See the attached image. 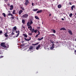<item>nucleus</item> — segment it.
<instances>
[{"label": "nucleus", "mask_w": 76, "mask_h": 76, "mask_svg": "<svg viewBox=\"0 0 76 76\" xmlns=\"http://www.w3.org/2000/svg\"><path fill=\"white\" fill-rule=\"evenodd\" d=\"M61 19L62 20H63V21L64 20V19L63 18H62Z\"/></svg>", "instance_id": "obj_44"}, {"label": "nucleus", "mask_w": 76, "mask_h": 76, "mask_svg": "<svg viewBox=\"0 0 76 76\" xmlns=\"http://www.w3.org/2000/svg\"><path fill=\"white\" fill-rule=\"evenodd\" d=\"M75 41L76 42V38L75 39Z\"/></svg>", "instance_id": "obj_57"}, {"label": "nucleus", "mask_w": 76, "mask_h": 76, "mask_svg": "<svg viewBox=\"0 0 76 76\" xmlns=\"http://www.w3.org/2000/svg\"><path fill=\"white\" fill-rule=\"evenodd\" d=\"M49 16H51V14H50Z\"/></svg>", "instance_id": "obj_53"}, {"label": "nucleus", "mask_w": 76, "mask_h": 76, "mask_svg": "<svg viewBox=\"0 0 76 76\" xmlns=\"http://www.w3.org/2000/svg\"><path fill=\"white\" fill-rule=\"evenodd\" d=\"M75 18L76 19V16H75Z\"/></svg>", "instance_id": "obj_61"}, {"label": "nucleus", "mask_w": 76, "mask_h": 76, "mask_svg": "<svg viewBox=\"0 0 76 76\" xmlns=\"http://www.w3.org/2000/svg\"><path fill=\"white\" fill-rule=\"evenodd\" d=\"M6 48H8L9 47V45H7V46H6Z\"/></svg>", "instance_id": "obj_38"}, {"label": "nucleus", "mask_w": 76, "mask_h": 76, "mask_svg": "<svg viewBox=\"0 0 76 76\" xmlns=\"http://www.w3.org/2000/svg\"><path fill=\"white\" fill-rule=\"evenodd\" d=\"M31 4L32 5V6H34V3H31Z\"/></svg>", "instance_id": "obj_47"}, {"label": "nucleus", "mask_w": 76, "mask_h": 76, "mask_svg": "<svg viewBox=\"0 0 76 76\" xmlns=\"http://www.w3.org/2000/svg\"><path fill=\"white\" fill-rule=\"evenodd\" d=\"M24 45H25L24 44H23L22 45H21V46L22 47H23Z\"/></svg>", "instance_id": "obj_41"}, {"label": "nucleus", "mask_w": 76, "mask_h": 76, "mask_svg": "<svg viewBox=\"0 0 76 76\" xmlns=\"http://www.w3.org/2000/svg\"><path fill=\"white\" fill-rule=\"evenodd\" d=\"M54 44L53 43L52 44V47H50V49L52 50L54 48Z\"/></svg>", "instance_id": "obj_6"}, {"label": "nucleus", "mask_w": 76, "mask_h": 76, "mask_svg": "<svg viewBox=\"0 0 76 76\" xmlns=\"http://www.w3.org/2000/svg\"><path fill=\"white\" fill-rule=\"evenodd\" d=\"M38 31V34L39 35L40 34V32L39 31V30H37Z\"/></svg>", "instance_id": "obj_37"}, {"label": "nucleus", "mask_w": 76, "mask_h": 76, "mask_svg": "<svg viewBox=\"0 0 76 76\" xmlns=\"http://www.w3.org/2000/svg\"><path fill=\"white\" fill-rule=\"evenodd\" d=\"M38 28L39 29H40V27H38Z\"/></svg>", "instance_id": "obj_52"}, {"label": "nucleus", "mask_w": 76, "mask_h": 76, "mask_svg": "<svg viewBox=\"0 0 76 76\" xmlns=\"http://www.w3.org/2000/svg\"><path fill=\"white\" fill-rule=\"evenodd\" d=\"M75 8V5H73L71 7V9L72 10H74V9L73 8Z\"/></svg>", "instance_id": "obj_16"}, {"label": "nucleus", "mask_w": 76, "mask_h": 76, "mask_svg": "<svg viewBox=\"0 0 76 76\" xmlns=\"http://www.w3.org/2000/svg\"><path fill=\"white\" fill-rule=\"evenodd\" d=\"M25 20H22V23H23L24 24L25 23Z\"/></svg>", "instance_id": "obj_24"}, {"label": "nucleus", "mask_w": 76, "mask_h": 76, "mask_svg": "<svg viewBox=\"0 0 76 76\" xmlns=\"http://www.w3.org/2000/svg\"><path fill=\"white\" fill-rule=\"evenodd\" d=\"M64 17V18H65V17Z\"/></svg>", "instance_id": "obj_62"}, {"label": "nucleus", "mask_w": 76, "mask_h": 76, "mask_svg": "<svg viewBox=\"0 0 76 76\" xmlns=\"http://www.w3.org/2000/svg\"><path fill=\"white\" fill-rule=\"evenodd\" d=\"M23 12V11L22 10H20V11H19L18 14L19 15H21L22 13Z\"/></svg>", "instance_id": "obj_8"}, {"label": "nucleus", "mask_w": 76, "mask_h": 76, "mask_svg": "<svg viewBox=\"0 0 76 76\" xmlns=\"http://www.w3.org/2000/svg\"><path fill=\"white\" fill-rule=\"evenodd\" d=\"M26 2H25V4L26 6H27L28 4L29 3V1L28 0H26Z\"/></svg>", "instance_id": "obj_4"}, {"label": "nucleus", "mask_w": 76, "mask_h": 76, "mask_svg": "<svg viewBox=\"0 0 76 76\" xmlns=\"http://www.w3.org/2000/svg\"><path fill=\"white\" fill-rule=\"evenodd\" d=\"M75 15H76V13H75Z\"/></svg>", "instance_id": "obj_58"}, {"label": "nucleus", "mask_w": 76, "mask_h": 76, "mask_svg": "<svg viewBox=\"0 0 76 76\" xmlns=\"http://www.w3.org/2000/svg\"><path fill=\"white\" fill-rule=\"evenodd\" d=\"M58 8H61V5H58Z\"/></svg>", "instance_id": "obj_20"}, {"label": "nucleus", "mask_w": 76, "mask_h": 76, "mask_svg": "<svg viewBox=\"0 0 76 76\" xmlns=\"http://www.w3.org/2000/svg\"><path fill=\"white\" fill-rule=\"evenodd\" d=\"M68 33H69V34L71 35H72L73 34V33H72L71 30H70L69 29H68Z\"/></svg>", "instance_id": "obj_5"}, {"label": "nucleus", "mask_w": 76, "mask_h": 76, "mask_svg": "<svg viewBox=\"0 0 76 76\" xmlns=\"http://www.w3.org/2000/svg\"><path fill=\"white\" fill-rule=\"evenodd\" d=\"M2 15H3V16H4V17H6V14L5 13H3Z\"/></svg>", "instance_id": "obj_31"}, {"label": "nucleus", "mask_w": 76, "mask_h": 76, "mask_svg": "<svg viewBox=\"0 0 76 76\" xmlns=\"http://www.w3.org/2000/svg\"><path fill=\"white\" fill-rule=\"evenodd\" d=\"M7 32L5 33V34H4V35L6 37H8V35H7Z\"/></svg>", "instance_id": "obj_12"}, {"label": "nucleus", "mask_w": 76, "mask_h": 76, "mask_svg": "<svg viewBox=\"0 0 76 76\" xmlns=\"http://www.w3.org/2000/svg\"><path fill=\"white\" fill-rule=\"evenodd\" d=\"M75 55H76V50H75Z\"/></svg>", "instance_id": "obj_48"}, {"label": "nucleus", "mask_w": 76, "mask_h": 76, "mask_svg": "<svg viewBox=\"0 0 76 76\" xmlns=\"http://www.w3.org/2000/svg\"><path fill=\"white\" fill-rule=\"evenodd\" d=\"M8 16H11L12 17L13 16V15L11 13H9L8 14Z\"/></svg>", "instance_id": "obj_17"}, {"label": "nucleus", "mask_w": 76, "mask_h": 76, "mask_svg": "<svg viewBox=\"0 0 76 76\" xmlns=\"http://www.w3.org/2000/svg\"><path fill=\"white\" fill-rule=\"evenodd\" d=\"M23 36H24V37L26 38H27V35H26V34H23Z\"/></svg>", "instance_id": "obj_21"}, {"label": "nucleus", "mask_w": 76, "mask_h": 76, "mask_svg": "<svg viewBox=\"0 0 76 76\" xmlns=\"http://www.w3.org/2000/svg\"><path fill=\"white\" fill-rule=\"evenodd\" d=\"M33 48V47L32 46H31L30 47V48H29V50H32Z\"/></svg>", "instance_id": "obj_25"}, {"label": "nucleus", "mask_w": 76, "mask_h": 76, "mask_svg": "<svg viewBox=\"0 0 76 76\" xmlns=\"http://www.w3.org/2000/svg\"><path fill=\"white\" fill-rule=\"evenodd\" d=\"M15 10H13V11L12 12V14H13V15L15 14L16 13H15Z\"/></svg>", "instance_id": "obj_22"}, {"label": "nucleus", "mask_w": 76, "mask_h": 76, "mask_svg": "<svg viewBox=\"0 0 76 76\" xmlns=\"http://www.w3.org/2000/svg\"><path fill=\"white\" fill-rule=\"evenodd\" d=\"M42 12V10H41L39 11H37V12H36V13L38 14V13H41Z\"/></svg>", "instance_id": "obj_7"}, {"label": "nucleus", "mask_w": 76, "mask_h": 76, "mask_svg": "<svg viewBox=\"0 0 76 76\" xmlns=\"http://www.w3.org/2000/svg\"><path fill=\"white\" fill-rule=\"evenodd\" d=\"M18 33L17 34V35L16 36V37H18L19 36V35L20 31H19V30H18Z\"/></svg>", "instance_id": "obj_19"}, {"label": "nucleus", "mask_w": 76, "mask_h": 76, "mask_svg": "<svg viewBox=\"0 0 76 76\" xmlns=\"http://www.w3.org/2000/svg\"><path fill=\"white\" fill-rule=\"evenodd\" d=\"M29 24H30V22H28L27 23V26H28V28L29 29V30H30V31H31V30H32V27L31 26H30Z\"/></svg>", "instance_id": "obj_1"}, {"label": "nucleus", "mask_w": 76, "mask_h": 76, "mask_svg": "<svg viewBox=\"0 0 76 76\" xmlns=\"http://www.w3.org/2000/svg\"><path fill=\"white\" fill-rule=\"evenodd\" d=\"M30 23V24H29V25H31L32 23H33V22L32 20H31L30 21V22H29Z\"/></svg>", "instance_id": "obj_26"}, {"label": "nucleus", "mask_w": 76, "mask_h": 76, "mask_svg": "<svg viewBox=\"0 0 76 76\" xmlns=\"http://www.w3.org/2000/svg\"><path fill=\"white\" fill-rule=\"evenodd\" d=\"M8 12L9 13H11V12H10V11H8Z\"/></svg>", "instance_id": "obj_50"}, {"label": "nucleus", "mask_w": 76, "mask_h": 76, "mask_svg": "<svg viewBox=\"0 0 76 76\" xmlns=\"http://www.w3.org/2000/svg\"><path fill=\"white\" fill-rule=\"evenodd\" d=\"M7 5L8 6H10V4L8 3L7 4Z\"/></svg>", "instance_id": "obj_42"}, {"label": "nucleus", "mask_w": 76, "mask_h": 76, "mask_svg": "<svg viewBox=\"0 0 76 76\" xmlns=\"http://www.w3.org/2000/svg\"><path fill=\"white\" fill-rule=\"evenodd\" d=\"M37 30H34V32L35 33H37Z\"/></svg>", "instance_id": "obj_34"}, {"label": "nucleus", "mask_w": 76, "mask_h": 76, "mask_svg": "<svg viewBox=\"0 0 76 76\" xmlns=\"http://www.w3.org/2000/svg\"><path fill=\"white\" fill-rule=\"evenodd\" d=\"M40 47H41V45H39L36 48V49L38 50L39 48Z\"/></svg>", "instance_id": "obj_11"}, {"label": "nucleus", "mask_w": 76, "mask_h": 76, "mask_svg": "<svg viewBox=\"0 0 76 76\" xmlns=\"http://www.w3.org/2000/svg\"><path fill=\"white\" fill-rule=\"evenodd\" d=\"M52 31L53 30V33H54V34H55L56 33V31L55 30H54L53 29V30H52Z\"/></svg>", "instance_id": "obj_32"}, {"label": "nucleus", "mask_w": 76, "mask_h": 76, "mask_svg": "<svg viewBox=\"0 0 76 76\" xmlns=\"http://www.w3.org/2000/svg\"><path fill=\"white\" fill-rule=\"evenodd\" d=\"M16 33H18V31H17L16 30H15Z\"/></svg>", "instance_id": "obj_51"}, {"label": "nucleus", "mask_w": 76, "mask_h": 76, "mask_svg": "<svg viewBox=\"0 0 76 76\" xmlns=\"http://www.w3.org/2000/svg\"><path fill=\"white\" fill-rule=\"evenodd\" d=\"M2 33V30L0 31V34L1 35V34Z\"/></svg>", "instance_id": "obj_36"}, {"label": "nucleus", "mask_w": 76, "mask_h": 76, "mask_svg": "<svg viewBox=\"0 0 76 76\" xmlns=\"http://www.w3.org/2000/svg\"><path fill=\"white\" fill-rule=\"evenodd\" d=\"M69 17L71 18L72 17V16H73V14L72 13H71L69 14Z\"/></svg>", "instance_id": "obj_28"}, {"label": "nucleus", "mask_w": 76, "mask_h": 76, "mask_svg": "<svg viewBox=\"0 0 76 76\" xmlns=\"http://www.w3.org/2000/svg\"><path fill=\"white\" fill-rule=\"evenodd\" d=\"M15 34L14 32H12V33H11V35H14Z\"/></svg>", "instance_id": "obj_39"}, {"label": "nucleus", "mask_w": 76, "mask_h": 76, "mask_svg": "<svg viewBox=\"0 0 76 76\" xmlns=\"http://www.w3.org/2000/svg\"><path fill=\"white\" fill-rule=\"evenodd\" d=\"M28 17V15L27 13L25 14L24 15H23L22 16V18L26 19Z\"/></svg>", "instance_id": "obj_2"}, {"label": "nucleus", "mask_w": 76, "mask_h": 76, "mask_svg": "<svg viewBox=\"0 0 76 76\" xmlns=\"http://www.w3.org/2000/svg\"><path fill=\"white\" fill-rule=\"evenodd\" d=\"M8 0H5V2L7 3V1H8Z\"/></svg>", "instance_id": "obj_40"}, {"label": "nucleus", "mask_w": 76, "mask_h": 76, "mask_svg": "<svg viewBox=\"0 0 76 76\" xmlns=\"http://www.w3.org/2000/svg\"><path fill=\"white\" fill-rule=\"evenodd\" d=\"M35 30L33 28H32V29H31V30H30V31H31V32L32 33H34V31H35Z\"/></svg>", "instance_id": "obj_13"}, {"label": "nucleus", "mask_w": 76, "mask_h": 76, "mask_svg": "<svg viewBox=\"0 0 76 76\" xmlns=\"http://www.w3.org/2000/svg\"><path fill=\"white\" fill-rule=\"evenodd\" d=\"M35 19H39V17H37V16H35Z\"/></svg>", "instance_id": "obj_29"}, {"label": "nucleus", "mask_w": 76, "mask_h": 76, "mask_svg": "<svg viewBox=\"0 0 76 76\" xmlns=\"http://www.w3.org/2000/svg\"><path fill=\"white\" fill-rule=\"evenodd\" d=\"M11 18H12V19H14L15 18L14 17H12Z\"/></svg>", "instance_id": "obj_43"}, {"label": "nucleus", "mask_w": 76, "mask_h": 76, "mask_svg": "<svg viewBox=\"0 0 76 76\" xmlns=\"http://www.w3.org/2000/svg\"><path fill=\"white\" fill-rule=\"evenodd\" d=\"M12 31L13 32H14V30H12Z\"/></svg>", "instance_id": "obj_54"}, {"label": "nucleus", "mask_w": 76, "mask_h": 76, "mask_svg": "<svg viewBox=\"0 0 76 76\" xmlns=\"http://www.w3.org/2000/svg\"><path fill=\"white\" fill-rule=\"evenodd\" d=\"M38 9H34L32 10L33 11H37L38 10Z\"/></svg>", "instance_id": "obj_27"}, {"label": "nucleus", "mask_w": 76, "mask_h": 76, "mask_svg": "<svg viewBox=\"0 0 76 76\" xmlns=\"http://www.w3.org/2000/svg\"><path fill=\"white\" fill-rule=\"evenodd\" d=\"M69 4L70 5H72V3H71V2H69Z\"/></svg>", "instance_id": "obj_46"}, {"label": "nucleus", "mask_w": 76, "mask_h": 76, "mask_svg": "<svg viewBox=\"0 0 76 76\" xmlns=\"http://www.w3.org/2000/svg\"><path fill=\"white\" fill-rule=\"evenodd\" d=\"M10 10H12L13 9V8H14V7L12 5H11L10 6Z\"/></svg>", "instance_id": "obj_9"}, {"label": "nucleus", "mask_w": 76, "mask_h": 76, "mask_svg": "<svg viewBox=\"0 0 76 76\" xmlns=\"http://www.w3.org/2000/svg\"><path fill=\"white\" fill-rule=\"evenodd\" d=\"M39 35V34H37L36 35V36L35 37L37 38V37H38Z\"/></svg>", "instance_id": "obj_35"}, {"label": "nucleus", "mask_w": 76, "mask_h": 76, "mask_svg": "<svg viewBox=\"0 0 76 76\" xmlns=\"http://www.w3.org/2000/svg\"><path fill=\"white\" fill-rule=\"evenodd\" d=\"M63 30V31H64V30L66 31V29L64 28H61L60 30Z\"/></svg>", "instance_id": "obj_14"}, {"label": "nucleus", "mask_w": 76, "mask_h": 76, "mask_svg": "<svg viewBox=\"0 0 76 76\" xmlns=\"http://www.w3.org/2000/svg\"><path fill=\"white\" fill-rule=\"evenodd\" d=\"M31 39V38L30 37V39H27L26 38H24L25 40L26 41H30Z\"/></svg>", "instance_id": "obj_10"}, {"label": "nucleus", "mask_w": 76, "mask_h": 76, "mask_svg": "<svg viewBox=\"0 0 76 76\" xmlns=\"http://www.w3.org/2000/svg\"><path fill=\"white\" fill-rule=\"evenodd\" d=\"M5 43L4 42H2L1 43V47H4V48H6V46L5 45Z\"/></svg>", "instance_id": "obj_3"}, {"label": "nucleus", "mask_w": 76, "mask_h": 76, "mask_svg": "<svg viewBox=\"0 0 76 76\" xmlns=\"http://www.w3.org/2000/svg\"><path fill=\"white\" fill-rule=\"evenodd\" d=\"M24 42H23V41L22 42V43H23Z\"/></svg>", "instance_id": "obj_59"}, {"label": "nucleus", "mask_w": 76, "mask_h": 76, "mask_svg": "<svg viewBox=\"0 0 76 76\" xmlns=\"http://www.w3.org/2000/svg\"><path fill=\"white\" fill-rule=\"evenodd\" d=\"M44 38V37H42V38H41L40 39V38H38V41H40V40H42Z\"/></svg>", "instance_id": "obj_18"}, {"label": "nucleus", "mask_w": 76, "mask_h": 76, "mask_svg": "<svg viewBox=\"0 0 76 76\" xmlns=\"http://www.w3.org/2000/svg\"><path fill=\"white\" fill-rule=\"evenodd\" d=\"M3 57V56H1L0 58H2Z\"/></svg>", "instance_id": "obj_49"}, {"label": "nucleus", "mask_w": 76, "mask_h": 76, "mask_svg": "<svg viewBox=\"0 0 76 76\" xmlns=\"http://www.w3.org/2000/svg\"><path fill=\"white\" fill-rule=\"evenodd\" d=\"M28 35H32V34L31 33H29L28 34Z\"/></svg>", "instance_id": "obj_33"}, {"label": "nucleus", "mask_w": 76, "mask_h": 76, "mask_svg": "<svg viewBox=\"0 0 76 76\" xmlns=\"http://www.w3.org/2000/svg\"><path fill=\"white\" fill-rule=\"evenodd\" d=\"M75 47L76 48V46H75Z\"/></svg>", "instance_id": "obj_63"}, {"label": "nucleus", "mask_w": 76, "mask_h": 76, "mask_svg": "<svg viewBox=\"0 0 76 76\" xmlns=\"http://www.w3.org/2000/svg\"><path fill=\"white\" fill-rule=\"evenodd\" d=\"M39 44V42H37V43H35V44H34V43H32V45H38V44Z\"/></svg>", "instance_id": "obj_15"}, {"label": "nucleus", "mask_w": 76, "mask_h": 76, "mask_svg": "<svg viewBox=\"0 0 76 76\" xmlns=\"http://www.w3.org/2000/svg\"><path fill=\"white\" fill-rule=\"evenodd\" d=\"M57 43H58V42H57Z\"/></svg>", "instance_id": "obj_60"}, {"label": "nucleus", "mask_w": 76, "mask_h": 76, "mask_svg": "<svg viewBox=\"0 0 76 76\" xmlns=\"http://www.w3.org/2000/svg\"><path fill=\"white\" fill-rule=\"evenodd\" d=\"M20 8L22 10H25V9L24 8L22 7H20Z\"/></svg>", "instance_id": "obj_30"}, {"label": "nucleus", "mask_w": 76, "mask_h": 76, "mask_svg": "<svg viewBox=\"0 0 76 76\" xmlns=\"http://www.w3.org/2000/svg\"><path fill=\"white\" fill-rule=\"evenodd\" d=\"M52 35L53 36H54V34H52Z\"/></svg>", "instance_id": "obj_55"}, {"label": "nucleus", "mask_w": 76, "mask_h": 76, "mask_svg": "<svg viewBox=\"0 0 76 76\" xmlns=\"http://www.w3.org/2000/svg\"><path fill=\"white\" fill-rule=\"evenodd\" d=\"M50 42H51V43H54V42H52V41H50Z\"/></svg>", "instance_id": "obj_45"}, {"label": "nucleus", "mask_w": 76, "mask_h": 76, "mask_svg": "<svg viewBox=\"0 0 76 76\" xmlns=\"http://www.w3.org/2000/svg\"><path fill=\"white\" fill-rule=\"evenodd\" d=\"M13 29L14 30H17V27L16 26H14L13 27Z\"/></svg>", "instance_id": "obj_23"}, {"label": "nucleus", "mask_w": 76, "mask_h": 76, "mask_svg": "<svg viewBox=\"0 0 76 76\" xmlns=\"http://www.w3.org/2000/svg\"><path fill=\"white\" fill-rule=\"evenodd\" d=\"M23 28H25V27L24 26H23Z\"/></svg>", "instance_id": "obj_56"}]
</instances>
